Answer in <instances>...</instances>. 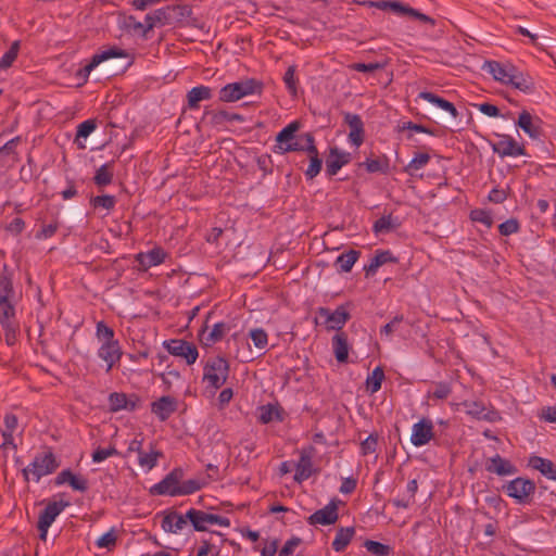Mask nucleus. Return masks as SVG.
<instances>
[{"label": "nucleus", "instance_id": "obj_60", "mask_svg": "<svg viewBox=\"0 0 556 556\" xmlns=\"http://www.w3.org/2000/svg\"><path fill=\"white\" fill-rule=\"evenodd\" d=\"M520 230V223L517 218L511 217L498 225V232L501 236L508 237Z\"/></svg>", "mask_w": 556, "mask_h": 556}, {"label": "nucleus", "instance_id": "obj_64", "mask_svg": "<svg viewBox=\"0 0 556 556\" xmlns=\"http://www.w3.org/2000/svg\"><path fill=\"white\" fill-rule=\"evenodd\" d=\"M323 168V159L321 157H312L309 159V164L307 169L305 170V177L307 180H313Z\"/></svg>", "mask_w": 556, "mask_h": 556}, {"label": "nucleus", "instance_id": "obj_35", "mask_svg": "<svg viewBox=\"0 0 556 556\" xmlns=\"http://www.w3.org/2000/svg\"><path fill=\"white\" fill-rule=\"evenodd\" d=\"M361 256V251L351 249L346 252L341 253L337 260L334 265L339 266V273H350L354 266V264L358 261Z\"/></svg>", "mask_w": 556, "mask_h": 556}, {"label": "nucleus", "instance_id": "obj_22", "mask_svg": "<svg viewBox=\"0 0 556 556\" xmlns=\"http://www.w3.org/2000/svg\"><path fill=\"white\" fill-rule=\"evenodd\" d=\"M485 470L500 477L517 473L518 468L510 460L503 458L500 454L490 457L485 463Z\"/></svg>", "mask_w": 556, "mask_h": 556}, {"label": "nucleus", "instance_id": "obj_50", "mask_svg": "<svg viewBox=\"0 0 556 556\" xmlns=\"http://www.w3.org/2000/svg\"><path fill=\"white\" fill-rule=\"evenodd\" d=\"M128 400V394L124 392H112L109 395V405L110 412L116 413L119 410H125L126 404Z\"/></svg>", "mask_w": 556, "mask_h": 556}, {"label": "nucleus", "instance_id": "obj_18", "mask_svg": "<svg viewBox=\"0 0 556 556\" xmlns=\"http://www.w3.org/2000/svg\"><path fill=\"white\" fill-rule=\"evenodd\" d=\"M352 161V154L340 150L338 147L329 148V154L326 157V174L329 177L336 176L338 172Z\"/></svg>", "mask_w": 556, "mask_h": 556}, {"label": "nucleus", "instance_id": "obj_43", "mask_svg": "<svg viewBox=\"0 0 556 556\" xmlns=\"http://www.w3.org/2000/svg\"><path fill=\"white\" fill-rule=\"evenodd\" d=\"M483 70H488V72L493 76V78L502 84L507 85V80L509 79V75H507L505 64H502L497 61H485L483 64Z\"/></svg>", "mask_w": 556, "mask_h": 556}, {"label": "nucleus", "instance_id": "obj_58", "mask_svg": "<svg viewBox=\"0 0 556 556\" xmlns=\"http://www.w3.org/2000/svg\"><path fill=\"white\" fill-rule=\"evenodd\" d=\"M470 219L472 222L482 223L488 228H491L493 225V218L491 213L483 208H475L470 212Z\"/></svg>", "mask_w": 556, "mask_h": 556}, {"label": "nucleus", "instance_id": "obj_15", "mask_svg": "<svg viewBox=\"0 0 556 556\" xmlns=\"http://www.w3.org/2000/svg\"><path fill=\"white\" fill-rule=\"evenodd\" d=\"M341 503L338 498H332L324 508L316 510L307 518L311 526L334 525L339 519L338 506Z\"/></svg>", "mask_w": 556, "mask_h": 556}, {"label": "nucleus", "instance_id": "obj_16", "mask_svg": "<svg viewBox=\"0 0 556 556\" xmlns=\"http://www.w3.org/2000/svg\"><path fill=\"white\" fill-rule=\"evenodd\" d=\"M491 147L493 152L498 154L502 159L506 156L527 155L525 146L517 142L509 135H501L497 142H491Z\"/></svg>", "mask_w": 556, "mask_h": 556}, {"label": "nucleus", "instance_id": "obj_56", "mask_svg": "<svg viewBox=\"0 0 556 556\" xmlns=\"http://www.w3.org/2000/svg\"><path fill=\"white\" fill-rule=\"evenodd\" d=\"M418 491V482L416 479L408 481L407 483V492L409 494L408 500L396 498L393 501V505L397 508H407L410 505V500H414L416 493Z\"/></svg>", "mask_w": 556, "mask_h": 556}, {"label": "nucleus", "instance_id": "obj_21", "mask_svg": "<svg viewBox=\"0 0 556 556\" xmlns=\"http://www.w3.org/2000/svg\"><path fill=\"white\" fill-rule=\"evenodd\" d=\"M177 410V400L170 395H163L151 403V413L160 421H166Z\"/></svg>", "mask_w": 556, "mask_h": 556}, {"label": "nucleus", "instance_id": "obj_36", "mask_svg": "<svg viewBox=\"0 0 556 556\" xmlns=\"http://www.w3.org/2000/svg\"><path fill=\"white\" fill-rule=\"evenodd\" d=\"M357 167H365L366 170L370 174L372 173H382L388 174L390 170V160L387 155H382L379 159H366L364 162L357 163Z\"/></svg>", "mask_w": 556, "mask_h": 556}, {"label": "nucleus", "instance_id": "obj_32", "mask_svg": "<svg viewBox=\"0 0 556 556\" xmlns=\"http://www.w3.org/2000/svg\"><path fill=\"white\" fill-rule=\"evenodd\" d=\"M507 85H510L525 93H533L535 91L533 78L523 72H520L517 75H509Z\"/></svg>", "mask_w": 556, "mask_h": 556}, {"label": "nucleus", "instance_id": "obj_17", "mask_svg": "<svg viewBox=\"0 0 556 556\" xmlns=\"http://www.w3.org/2000/svg\"><path fill=\"white\" fill-rule=\"evenodd\" d=\"M433 424L431 419L422 417L412 428L409 442L414 446H422L428 444L434 438Z\"/></svg>", "mask_w": 556, "mask_h": 556}, {"label": "nucleus", "instance_id": "obj_13", "mask_svg": "<svg viewBox=\"0 0 556 556\" xmlns=\"http://www.w3.org/2000/svg\"><path fill=\"white\" fill-rule=\"evenodd\" d=\"M352 305L351 302L339 305L334 312L328 307H318L317 314L325 318L327 330L342 331L343 326L351 319V314L348 308Z\"/></svg>", "mask_w": 556, "mask_h": 556}, {"label": "nucleus", "instance_id": "obj_45", "mask_svg": "<svg viewBox=\"0 0 556 556\" xmlns=\"http://www.w3.org/2000/svg\"><path fill=\"white\" fill-rule=\"evenodd\" d=\"M430 161V155L426 152H417L409 163L404 167V172L413 176L414 170H419L425 167Z\"/></svg>", "mask_w": 556, "mask_h": 556}, {"label": "nucleus", "instance_id": "obj_61", "mask_svg": "<svg viewBox=\"0 0 556 556\" xmlns=\"http://www.w3.org/2000/svg\"><path fill=\"white\" fill-rule=\"evenodd\" d=\"M387 62H372V63H353L350 68L361 73H374L378 70L384 68Z\"/></svg>", "mask_w": 556, "mask_h": 556}, {"label": "nucleus", "instance_id": "obj_30", "mask_svg": "<svg viewBox=\"0 0 556 556\" xmlns=\"http://www.w3.org/2000/svg\"><path fill=\"white\" fill-rule=\"evenodd\" d=\"M204 116H210V124L213 127L220 126L225 122H243L245 119L243 115L228 112L226 110H205Z\"/></svg>", "mask_w": 556, "mask_h": 556}, {"label": "nucleus", "instance_id": "obj_14", "mask_svg": "<svg viewBox=\"0 0 556 556\" xmlns=\"http://www.w3.org/2000/svg\"><path fill=\"white\" fill-rule=\"evenodd\" d=\"M163 345L168 354L185 358L188 365L194 364L199 356L195 344L182 339L166 340Z\"/></svg>", "mask_w": 556, "mask_h": 556}, {"label": "nucleus", "instance_id": "obj_10", "mask_svg": "<svg viewBox=\"0 0 556 556\" xmlns=\"http://www.w3.org/2000/svg\"><path fill=\"white\" fill-rule=\"evenodd\" d=\"M70 505L67 501H52L40 511L37 529L39 531V539L46 541L47 533L51 525L54 522L56 517Z\"/></svg>", "mask_w": 556, "mask_h": 556}, {"label": "nucleus", "instance_id": "obj_40", "mask_svg": "<svg viewBox=\"0 0 556 556\" xmlns=\"http://www.w3.org/2000/svg\"><path fill=\"white\" fill-rule=\"evenodd\" d=\"M14 305L0 306V324L4 332L18 331V326L14 323Z\"/></svg>", "mask_w": 556, "mask_h": 556}, {"label": "nucleus", "instance_id": "obj_34", "mask_svg": "<svg viewBox=\"0 0 556 556\" xmlns=\"http://www.w3.org/2000/svg\"><path fill=\"white\" fill-rule=\"evenodd\" d=\"M401 226L399 217H393L392 214L383 215L378 218L372 225L375 235L388 233L396 230Z\"/></svg>", "mask_w": 556, "mask_h": 556}, {"label": "nucleus", "instance_id": "obj_49", "mask_svg": "<svg viewBox=\"0 0 556 556\" xmlns=\"http://www.w3.org/2000/svg\"><path fill=\"white\" fill-rule=\"evenodd\" d=\"M164 454L161 451L151 450L150 453L140 452L138 456L139 465L146 467L148 470H151L157 465V459L163 457Z\"/></svg>", "mask_w": 556, "mask_h": 556}, {"label": "nucleus", "instance_id": "obj_5", "mask_svg": "<svg viewBox=\"0 0 556 556\" xmlns=\"http://www.w3.org/2000/svg\"><path fill=\"white\" fill-rule=\"evenodd\" d=\"M302 123L299 119H295L285 126L277 135H276V144L273 148V151L277 154H286L289 152H298L302 149V144L298 140L296 132L301 129Z\"/></svg>", "mask_w": 556, "mask_h": 556}, {"label": "nucleus", "instance_id": "obj_3", "mask_svg": "<svg viewBox=\"0 0 556 556\" xmlns=\"http://www.w3.org/2000/svg\"><path fill=\"white\" fill-rule=\"evenodd\" d=\"M264 90V84L256 78H245L239 81L225 85L219 90V101L236 102L247 96H261Z\"/></svg>", "mask_w": 556, "mask_h": 556}, {"label": "nucleus", "instance_id": "obj_12", "mask_svg": "<svg viewBox=\"0 0 556 556\" xmlns=\"http://www.w3.org/2000/svg\"><path fill=\"white\" fill-rule=\"evenodd\" d=\"M157 516H162L161 528L164 533L177 534L188 525L190 526L189 509L182 514L170 507L159 513Z\"/></svg>", "mask_w": 556, "mask_h": 556}, {"label": "nucleus", "instance_id": "obj_31", "mask_svg": "<svg viewBox=\"0 0 556 556\" xmlns=\"http://www.w3.org/2000/svg\"><path fill=\"white\" fill-rule=\"evenodd\" d=\"M212 89L207 86L200 85L191 88L187 93L188 108L191 110L199 109L200 102L212 99Z\"/></svg>", "mask_w": 556, "mask_h": 556}, {"label": "nucleus", "instance_id": "obj_23", "mask_svg": "<svg viewBox=\"0 0 556 556\" xmlns=\"http://www.w3.org/2000/svg\"><path fill=\"white\" fill-rule=\"evenodd\" d=\"M14 294L13 273L7 264L0 271V306L13 305L11 296Z\"/></svg>", "mask_w": 556, "mask_h": 556}, {"label": "nucleus", "instance_id": "obj_8", "mask_svg": "<svg viewBox=\"0 0 556 556\" xmlns=\"http://www.w3.org/2000/svg\"><path fill=\"white\" fill-rule=\"evenodd\" d=\"M372 8L379 10H390L393 13L399 15H408L413 18H416L422 23L430 24L431 26H435L437 22L431 16L424 14L422 12L409 7L408 4L399 1V0H378L374 1Z\"/></svg>", "mask_w": 556, "mask_h": 556}, {"label": "nucleus", "instance_id": "obj_48", "mask_svg": "<svg viewBox=\"0 0 556 556\" xmlns=\"http://www.w3.org/2000/svg\"><path fill=\"white\" fill-rule=\"evenodd\" d=\"M364 547L375 556H389L393 548L389 544H384L374 540H366Z\"/></svg>", "mask_w": 556, "mask_h": 556}, {"label": "nucleus", "instance_id": "obj_11", "mask_svg": "<svg viewBox=\"0 0 556 556\" xmlns=\"http://www.w3.org/2000/svg\"><path fill=\"white\" fill-rule=\"evenodd\" d=\"M185 477V470L181 467H175L160 482L152 485L149 490L151 495L178 496L177 489Z\"/></svg>", "mask_w": 556, "mask_h": 556}, {"label": "nucleus", "instance_id": "obj_29", "mask_svg": "<svg viewBox=\"0 0 556 556\" xmlns=\"http://www.w3.org/2000/svg\"><path fill=\"white\" fill-rule=\"evenodd\" d=\"M206 328L207 326L205 325L199 333L200 341L205 346H210L213 343L222 341L225 334L230 330V327L226 323H216L213 326L211 332L205 338H203V333L205 332Z\"/></svg>", "mask_w": 556, "mask_h": 556}, {"label": "nucleus", "instance_id": "obj_39", "mask_svg": "<svg viewBox=\"0 0 556 556\" xmlns=\"http://www.w3.org/2000/svg\"><path fill=\"white\" fill-rule=\"evenodd\" d=\"M354 534V527L339 528L331 544L332 548L338 553L343 552L352 541Z\"/></svg>", "mask_w": 556, "mask_h": 556}, {"label": "nucleus", "instance_id": "obj_2", "mask_svg": "<svg viewBox=\"0 0 556 556\" xmlns=\"http://www.w3.org/2000/svg\"><path fill=\"white\" fill-rule=\"evenodd\" d=\"M97 54H108L99 65L97 74L116 76L125 73L134 63V58L117 46H110Z\"/></svg>", "mask_w": 556, "mask_h": 556}, {"label": "nucleus", "instance_id": "obj_46", "mask_svg": "<svg viewBox=\"0 0 556 556\" xmlns=\"http://www.w3.org/2000/svg\"><path fill=\"white\" fill-rule=\"evenodd\" d=\"M20 48L21 42L18 40L12 42L9 50L0 59V71H5L12 66L18 55Z\"/></svg>", "mask_w": 556, "mask_h": 556}, {"label": "nucleus", "instance_id": "obj_26", "mask_svg": "<svg viewBox=\"0 0 556 556\" xmlns=\"http://www.w3.org/2000/svg\"><path fill=\"white\" fill-rule=\"evenodd\" d=\"M96 119L84 121L77 126L74 143L78 149L84 150L87 146H92L96 143L94 139L87 140L88 137L96 130Z\"/></svg>", "mask_w": 556, "mask_h": 556}, {"label": "nucleus", "instance_id": "obj_51", "mask_svg": "<svg viewBox=\"0 0 556 556\" xmlns=\"http://www.w3.org/2000/svg\"><path fill=\"white\" fill-rule=\"evenodd\" d=\"M116 198L111 194H102L90 198V205L93 208L102 207L104 210L111 211L115 207Z\"/></svg>", "mask_w": 556, "mask_h": 556}, {"label": "nucleus", "instance_id": "obj_20", "mask_svg": "<svg viewBox=\"0 0 556 556\" xmlns=\"http://www.w3.org/2000/svg\"><path fill=\"white\" fill-rule=\"evenodd\" d=\"M344 123L349 125V140L355 147H361L365 140L364 123L358 114L345 113Z\"/></svg>", "mask_w": 556, "mask_h": 556}, {"label": "nucleus", "instance_id": "obj_27", "mask_svg": "<svg viewBox=\"0 0 556 556\" xmlns=\"http://www.w3.org/2000/svg\"><path fill=\"white\" fill-rule=\"evenodd\" d=\"M331 344L337 362L346 364L349 362L350 352L348 334L344 331L337 332L331 339Z\"/></svg>", "mask_w": 556, "mask_h": 556}, {"label": "nucleus", "instance_id": "obj_47", "mask_svg": "<svg viewBox=\"0 0 556 556\" xmlns=\"http://www.w3.org/2000/svg\"><path fill=\"white\" fill-rule=\"evenodd\" d=\"M312 466V460H308V463H303L302 458L300 457L299 463L295 465V475L293 477L294 481L301 483L304 480H307L313 473H316L318 470L313 469Z\"/></svg>", "mask_w": 556, "mask_h": 556}, {"label": "nucleus", "instance_id": "obj_4", "mask_svg": "<svg viewBox=\"0 0 556 556\" xmlns=\"http://www.w3.org/2000/svg\"><path fill=\"white\" fill-rule=\"evenodd\" d=\"M60 465L61 460L56 458L51 450L37 453L33 462L22 469L23 478L28 482L31 475L33 480L39 482L42 477L55 472Z\"/></svg>", "mask_w": 556, "mask_h": 556}, {"label": "nucleus", "instance_id": "obj_6", "mask_svg": "<svg viewBox=\"0 0 556 556\" xmlns=\"http://www.w3.org/2000/svg\"><path fill=\"white\" fill-rule=\"evenodd\" d=\"M535 490V482L523 477H517L503 485V491L507 496L523 505L532 502Z\"/></svg>", "mask_w": 556, "mask_h": 556}, {"label": "nucleus", "instance_id": "obj_24", "mask_svg": "<svg viewBox=\"0 0 556 556\" xmlns=\"http://www.w3.org/2000/svg\"><path fill=\"white\" fill-rule=\"evenodd\" d=\"M166 252L161 247H155L152 250L143 253H138L135 258L143 270H148L153 266H157L165 261Z\"/></svg>", "mask_w": 556, "mask_h": 556}, {"label": "nucleus", "instance_id": "obj_57", "mask_svg": "<svg viewBox=\"0 0 556 556\" xmlns=\"http://www.w3.org/2000/svg\"><path fill=\"white\" fill-rule=\"evenodd\" d=\"M73 491L77 492H86L89 489V482L88 479L85 478L83 475H76L73 471L70 475L68 483H67Z\"/></svg>", "mask_w": 556, "mask_h": 556}, {"label": "nucleus", "instance_id": "obj_41", "mask_svg": "<svg viewBox=\"0 0 556 556\" xmlns=\"http://www.w3.org/2000/svg\"><path fill=\"white\" fill-rule=\"evenodd\" d=\"M113 162L111 163H105L103 165H101L94 176H93V182L96 186H98L99 188H102V187H105L110 184H112L113 181Z\"/></svg>", "mask_w": 556, "mask_h": 556}, {"label": "nucleus", "instance_id": "obj_53", "mask_svg": "<svg viewBox=\"0 0 556 556\" xmlns=\"http://www.w3.org/2000/svg\"><path fill=\"white\" fill-rule=\"evenodd\" d=\"M249 338L256 350H265L268 343V336L263 328H253L249 331Z\"/></svg>", "mask_w": 556, "mask_h": 556}, {"label": "nucleus", "instance_id": "obj_54", "mask_svg": "<svg viewBox=\"0 0 556 556\" xmlns=\"http://www.w3.org/2000/svg\"><path fill=\"white\" fill-rule=\"evenodd\" d=\"M63 216L70 223H77L81 220L84 210L76 203L70 202L65 205Z\"/></svg>", "mask_w": 556, "mask_h": 556}, {"label": "nucleus", "instance_id": "obj_42", "mask_svg": "<svg viewBox=\"0 0 556 556\" xmlns=\"http://www.w3.org/2000/svg\"><path fill=\"white\" fill-rule=\"evenodd\" d=\"M384 371L381 366H377L366 378V390L374 394L381 389L382 381L384 380Z\"/></svg>", "mask_w": 556, "mask_h": 556}, {"label": "nucleus", "instance_id": "obj_55", "mask_svg": "<svg viewBox=\"0 0 556 556\" xmlns=\"http://www.w3.org/2000/svg\"><path fill=\"white\" fill-rule=\"evenodd\" d=\"M116 542H117V535L115 534L114 528H112L110 531L103 533L102 535H100L98 538V540L96 541V545L99 548H106V549L111 551L112 548L115 547Z\"/></svg>", "mask_w": 556, "mask_h": 556}, {"label": "nucleus", "instance_id": "obj_59", "mask_svg": "<svg viewBox=\"0 0 556 556\" xmlns=\"http://www.w3.org/2000/svg\"><path fill=\"white\" fill-rule=\"evenodd\" d=\"M295 66L291 65L287 68L285 75H283V83L286 84V87L291 96L298 94V80L295 79Z\"/></svg>", "mask_w": 556, "mask_h": 556}, {"label": "nucleus", "instance_id": "obj_63", "mask_svg": "<svg viewBox=\"0 0 556 556\" xmlns=\"http://www.w3.org/2000/svg\"><path fill=\"white\" fill-rule=\"evenodd\" d=\"M378 433H370L362 443H361V452L363 455L372 454L376 452L378 446Z\"/></svg>", "mask_w": 556, "mask_h": 556}, {"label": "nucleus", "instance_id": "obj_1", "mask_svg": "<svg viewBox=\"0 0 556 556\" xmlns=\"http://www.w3.org/2000/svg\"><path fill=\"white\" fill-rule=\"evenodd\" d=\"M419 98L427 101L424 111L432 118L446 125H454L458 111L452 102L430 91H421Z\"/></svg>", "mask_w": 556, "mask_h": 556}, {"label": "nucleus", "instance_id": "obj_38", "mask_svg": "<svg viewBox=\"0 0 556 556\" xmlns=\"http://www.w3.org/2000/svg\"><path fill=\"white\" fill-rule=\"evenodd\" d=\"M168 11L167 7L155 10L152 13L146 15L144 22V34L152 30L156 25H169L168 24Z\"/></svg>", "mask_w": 556, "mask_h": 556}, {"label": "nucleus", "instance_id": "obj_7", "mask_svg": "<svg viewBox=\"0 0 556 556\" xmlns=\"http://www.w3.org/2000/svg\"><path fill=\"white\" fill-rule=\"evenodd\" d=\"M228 375L229 363L223 356H216L205 364L203 380H207L217 390L225 384Z\"/></svg>", "mask_w": 556, "mask_h": 556}, {"label": "nucleus", "instance_id": "obj_62", "mask_svg": "<svg viewBox=\"0 0 556 556\" xmlns=\"http://www.w3.org/2000/svg\"><path fill=\"white\" fill-rule=\"evenodd\" d=\"M115 455H119V452L114 446H109L108 448L99 446L93 451L91 458L93 463H101L105 460L108 457Z\"/></svg>", "mask_w": 556, "mask_h": 556}, {"label": "nucleus", "instance_id": "obj_37", "mask_svg": "<svg viewBox=\"0 0 556 556\" xmlns=\"http://www.w3.org/2000/svg\"><path fill=\"white\" fill-rule=\"evenodd\" d=\"M167 11L169 25L174 23L184 24L186 18L190 17V14H192V9L188 4L167 5Z\"/></svg>", "mask_w": 556, "mask_h": 556}, {"label": "nucleus", "instance_id": "obj_28", "mask_svg": "<svg viewBox=\"0 0 556 556\" xmlns=\"http://www.w3.org/2000/svg\"><path fill=\"white\" fill-rule=\"evenodd\" d=\"M258 410L257 419L262 425H267L271 421L282 422L285 420V410L278 403L262 405L258 407Z\"/></svg>", "mask_w": 556, "mask_h": 556}, {"label": "nucleus", "instance_id": "obj_52", "mask_svg": "<svg viewBox=\"0 0 556 556\" xmlns=\"http://www.w3.org/2000/svg\"><path fill=\"white\" fill-rule=\"evenodd\" d=\"M205 485L204 481L199 479H189L180 482V488L176 490L178 492V496L193 494L197 491H200Z\"/></svg>", "mask_w": 556, "mask_h": 556}, {"label": "nucleus", "instance_id": "obj_33", "mask_svg": "<svg viewBox=\"0 0 556 556\" xmlns=\"http://www.w3.org/2000/svg\"><path fill=\"white\" fill-rule=\"evenodd\" d=\"M516 125L532 139H539L542 135V128L533 125L532 115L526 110L519 114Z\"/></svg>", "mask_w": 556, "mask_h": 556}, {"label": "nucleus", "instance_id": "obj_25", "mask_svg": "<svg viewBox=\"0 0 556 556\" xmlns=\"http://www.w3.org/2000/svg\"><path fill=\"white\" fill-rule=\"evenodd\" d=\"M387 263H399V257L394 256L390 250H377L370 263L364 266L366 277L374 276L378 268Z\"/></svg>", "mask_w": 556, "mask_h": 556}, {"label": "nucleus", "instance_id": "obj_44", "mask_svg": "<svg viewBox=\"0 0 556 556\" xmlns=\"http://www.w3.org/2000/svg\"><path fill=\"white\" fill-rule=\"evenodd\" d=\"M108 58V54H93L90 59V61L85 65L83 66L81 68H79L76 73V76L80 79H83L84 81H87L90 73L94 70V68H99V65Z\"/></svg>", "mask_w": 556, "mask_h": 556}, {"label": "nucleus", "instance_id": "obj_19", "mask_svg": "<svg viewBox=\"0 0 556 556\" xmlns=\"http://www.w3.org/2000/svg\"><path fill=\"white\" fill-rule=\"evenodd\" d=\"M123 355L118 340L104 341L98 350V356L106 363V372H110L113 366L119 362Z\"/></svg>", "mask_w": 556, "mask_h": 556}, {"label": "nucleus", "instance_id": "obj_9", "mask_svg": "<svg viewBox=\"0 0 556 556\" xmlns=\"http://www.w3.org/2000/svg\"><path fill=\"white\" fill-rule=\"evenodd\" d=\"M190 527L194 532L208 531V525L230 527V520L220 515L207 513L194 507L189 508Z\"/></svg>", "mask_w": 556, "mask_h": 556}]
</instances>
